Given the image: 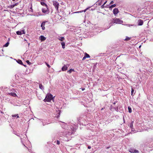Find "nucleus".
I'll list each match as a JSON object with an SVG mask.
<instances>
[{"instance_id":"obj_1","label":"nucleus","mask_w":153,"mask_h":153,"mask_svg":"<svg viewBox=\"0 0 153 153\" xmlns=\"http://www.w3.org/2000/svg\"><path fill=\"white\" fill-rule=\"evenodd\" d=\"M63 125H64V126H64L63 125H62V127L63 128H65V127L66 128V126H67V125L66 124H65L64 123L63 124ZM68 127L67 128H66L65 129V130L62 131L63 132H61V133H62L64 134H65V135H70L72 133V132H71V130H69V131H68Z\"/></svg>"},{"instance_id":"obj_2","label":"nucleus","mask_w":153,"mask_h":153,"mask_svg":"<svg viewBox=\"0 0 153 153\" xmlns=\"http://www.w3.org/2000/svg\"><path fill=\"white\" fill-rule=\"evenodd\" d=\"M52 99V95L51 94H48L47 95L44 100L45 102H50Z\"/></svg>"},{"instance_id":"obj_3","label":"nucleus","mask_w":153,"mask_h":153,"mask_svg":"<svg viewBox=\"0 0 153 153\" xmlns=\"http://www.w3.org/2000/svg\"><path fill=\"white\" fill-rule=\"evenodd\" d=\"M113 23H115L117 24H121L123 22L122 20H121L119 19L118 18H116L115 19H113Z\"/></svg>"},{"instance_id":"obj_4","label":"nucleus","mask_w":153,"mask_h":153,"mask_svg":"<svg viewBox=\"0 0 153 153\" xmlns=\"http://www.w3.org/2000/svg\"><path fill=\"white\" fill-rule=\"evenodd\" d=\"M53 5L55 6V8L57 10H58V6L59 3L56 1H53Z\"/></svg>"},{"instance_id":"obj_5","label":"nucleus","mask_w":153,"mask_h":153,"mask_svg":"<svg viewBox=\"0 0 153 153\" xmlns=\"http://www.w3.org/2000/svg\"><path fill=\"white\" fill-rule=\"evenodd\" d=\"M129 151L131 153H138L139 151L138 150L134 149H130L129 150Z\"/></svg>"},{"instance_id":"obj_6","label":"nucleus","mask_w":153,"mask_h":153,"mask_svg":"<svg viewBox=\"0 0 153 153\" xmlns=\"http://www.w3.org/2000/svg\"><path fill=\"white\" fill-rule=\"evenodd\" d=\"M16 34L18 35H21L25 33L24 30H22L20 31H17L16 32Z\"/></svg>"},{"instance_id":"obj_7","label":"nucleus","mask_w":153,"mask_h":153,"mask_svg":"<svg viewBox=\"0 0 153 153\" xmlns=\"http://www.w3.org/2000/svg\"><path fill=\"white\" fill-rule=\"evenodd\" d=\"M119 12V11L117 8H114L113 10V14L115 15H116Z\"/></svg>"},{"instance_id":"obj_8","label":"nucleus","mask_w":153,"mask_h":153,"mask_svg":"<svg viewBox=\"0 0 153 153\" xmlns=\"http://www.w3.org/2000/svg\"><path fill=\"white\" fill-rule=\"evenodd\" d=\"M42 12L44 13H46L48 11V10L47 7H45L42 8Z\"/></svg>"},{"instance_id":"obj_9","label":"nucleus","mask_w":153,"mask_h":153,"mask_svg":"<svg viewBox=\"0 0 153 153\" xmlns=\"http://www.w3.org/2000/svg\"><path fill=\"white\" fill-rule=\"evenodd\" d=\"M39 39L42 41L45 40L46 39V38L43 36L41 35L39 36Z\"/></svg>"},{"instance_id":"obj_10","label":"nucleus","mask_w":153,"mask_h":153,"mask_svg":"<svg viewBox=\"0 0 153 153\" xmlns=\"http://www.w3.org/2000/svg\"><path fill=\"white\" fill-rule=\"evenodd\" d=\"M45 22H42V24L41 25V26L42 27V29L43 30H44L45 29V27L44 26L45 25Z\"/></svg>"},{"instance_id":"obj_11","label":"nucleus","mask_w":153,"mask_h":153,"mask_svg":"<svg viewBox=\"0 0 153 153\" xmlns=\"http://www.w3.org/2000/svg\"><path fill=\"white\" fill-rule=\"evenodd\" d=\"M143 24V20L140 19L138 21V25H142Z\"/></svg>"},{"instance_id":"obj_12","label":"nucleus","mask_w":153,"mask_h":153,"mask_svg":"<svg viewBox=\"0 0 153 153\" xmlns=\"http://www.w3.org/2000/svg\"><path fill=\"white\" fill-rule=\"evenodd\" d=\"M68 68V67L67 66L65 65L62 68V71H65Z\"/></svg>"},{"instance_id":"obj_13","label":"nucleus","mask_w":153,"mask_h":153,"mask_svg":"<svg viewBox=\"0 0 153 153\" xmlns=\"http://www.w3.org/2000/svg\"><path fill=\"white\" fill-rule=\"evenodd\" d=\"M58 39L59 40L62 41L64 40L65 38L64 37H63L59 36L58 38Z\"/></svg>"},{"instance_id":"obj_14","label":"nucleus","mask_w":153,"mask_h":153,"mask_svg":"<svg viewBox=\"0 0 153 153\" xmlns=\"http://www.w3.org/2000/svg\"><path fill=\"white\" fill-rule=\"evenodd\" d=\"M19 4L18 3H15L14 4H13L10 6V7L11 8H13L15 6H17Z\"/></svg>"},{"instance_id":"obj_15","label":"nucleus","mask_w":153,"mask_h":153,"mask_svg":"<svg viewBox=\"0 0 153 153\" xmlns=\"http://www.w3.org/2000/svg\"><path fill=\"white\" fill-rule=\"evenodd\" d=\"M16 62H17V63H18L19 64H20L21 65L23 64L21 60L18 59V60H16Z\"/></svg>"},{"instance_id":"obj_16","label":"nucleus","mask_w":153,"mask_h":153,"mask_svg":"<svg viewBox=\"0 0 153 153\" xmlns=\"http://www.w3.org/2000/svg\"><path fill=\"white\" fill-rule=\"evenodd\" d=\"M39 88L40 89L42 90L44 89L43 86L41 84H40L39 85Z\"/></svg>"},{"instance_id":"obj_17","label":"nucleus","mask_w":153,"mask_h":153,"mask_svg":"<svg viewBox=\"0 0 153 153\" xmlns=\"http://www.w3.org/2000/svg\"><path fill=\"white\" fill-rule=\"evenodd\" d=\"M10 94L13 96V97H16V93H10Z\"/></svg>"},{"instance_id":"obj_18","label":"nucleus","mask_w":153,"mask_h":153,"mask_svg":"<svg viewBox=\"0 0 153 153\" xmlns=\"http://www.w3.org/2000/svg\"><path fill=\"white\" fill-rule=\"evenodd\" d=\"M41 4L43 6H45V7H47V5L43 2H41Z\"/></svg>"},{"instance_id":"obj_19","label":"nucleus","mask_w":153,"mask_h":153,"mask_svg":"<svg viewBox=\"0 0 153 153\" xmlns=\"http://www.w3.org/2000/svg\"><path fill=\"white\" fill-rule=\"evenodd\" d=\"M62 48H65V43L64 42H62L61 43Z\"/></svg>"},{"instance_id":"obj_20","label":"nucleus","mask_w":153,"mask_h":153,"mask_svg":"<svg viewBox=\"0 0 153 153\" xmlns=\"http://www.w3.org/2000/svg\"><path fill=\"white\" fill-rule=\"evenodd\" d=\"M85 56L86 58H90V56L89 54L85 53Z\"/></svg>"},{"instance_id":"obj_21","label":"nucleus","mask_w":153,"mask_h":153,"mask_svg":"<svg viewBox=\"0 0 153 153\" xmlns=\"http://www.w3.org/2000/svg\"><path fill=\"white\" fill-rule=\"evenodd\" d=\"M128 112L130 113H131L132 112V110L131 109L130 106H128Z\"/></svg>"},{"instance_id":"obj_22","label":"nucleus","mask_w":153,"mask_h":153,"mask_svg":"<svg viewBox=\"0 0 153 153\" xmlns=\"http://www.w3.org/2000/svg\"><path fill=\"white\" fill-rule=\"evenodd\" d=\"M116 6V4H114L113 5H111L109 7V8L110 9H111L112 8L114 7H115Z\"/></svg>"},{"instance_id":"obj_23","label":"nucleus","mask_w":153,"mask_h":153,"mask_svg":"<svg viewBox=\"0 0 153 153\" xmlns=\"http://www.w3.org/2000/svg\"><path fill=\"white\" fill-rule=\"evenodd\" d=\"M12 117H16L17 118H18L19 117V116H18V114H15V115H12Z\"/></svg>"},{"instance_id":"obj_24","label":"nucleus","mask_w":153,"mask_h":153,"mask_svg":"<svg viewBox=\"0 0 153 153\" xmlns=\"http://www.w3.org/2000/svg\"><path fill=\"white\" fill-rule=\"evenodd\" d=\"M9 44V42H8L4 45V47H7L8 46Z\"/></svg>"},{"instance_id":"obj_25","label":"nucleus","mask_w":153,"mask_h":153,"mask_svg":"<svg viewBox=\"0 0 153 153\" xmlns=\"http://www.w3.org/2000/svg\"><path fill=\"white\" fill-rule=\"evenodd\" d=\"M134 123V121H132L131 122V124H130V127L131 128H132L133 127V123Z\"/></svg>"},{"instance_id":"obj_26","label":"nucleus","mask_w":153,"mask_h":153,"mask_svg":"<svg viewBox=\"0 0 153 153\" xmlns=\"http://www.w3.org/2000/svg\"><path fill=\"white\" fill-rule=\"evenodd\" d=\"M130 38H129L128 37L126 36V38L125 39V40H126V41H128V40H130Z\"/></svg>"},{"instance_id":"obj_27","label":"nucleus","mask_w":153,"mask_h":153,"mask_svg":"<svg viewBox=\"0 0 153 153\" xmlns=\"http://www.w3.org/2000/svg\"><path fill=\"white\" fill-rule=\"evenodd\" d=\"M83 12V10H82V11H76V12H74V13H82V12Z\"/></svg>"},{"instance_id":"obj_28","label":"nucleus","mask_w":153,"mask_h":153,"mask_svg":"<svg viewBox=\"0 0 153 153\" xmlns=\"http://www.w3.org/2000/svg\"><path fill=\"white\" fill-rule=\"evenodd\" d=\"M58 115H57L56 116V117L57 118H58L59 117L60 113V111L59 110H58Z\"/></svg>"},{"instance_id":"obj_29","label":"nucleus","mask_w":153,"mask_h":153,"mask_svg":"<svg viewBox=\"0 0 153 153\" xmlns=\"http://www.w3.org/2000/svg\"><path fill=\"white\" fill-rule=\"evenodd\" d=\"M26 62L29 65H30L31 64V63L28 60H27L26 61Z\"/></svg>"},{"instance_id":"obj_30","label":"nucleus","mask_w":153,"mask_h":153,"mask_svg":"<svg viewBox=\"0 0 153 153\" xmlns=\"http://www.w3.org/2000/svg\"><path fill=\"white\" fill-rule=\"evenodd\" d=\"M74 71V70L72 69H71L69 71H68V73H70L72 72V71Z\"/></svg>"},{"instance_id":"obj_31","label":"nucleus","mask_w":153,"mask_h":153,"mask_svg":"<svg viewBox=\"0 0 153 153\" xmlns=\"http://www.w3.org/2000/svg\"><path fill=\"white\" fill-rule=\"evenodd\" d=\"M45 63L46 65L48 67V68H50L51 67V66L50 65H49L47 63L45 62Z\"/></svg>"},{"instance_id":"obj_32","label":"nucleus","mask_w":153,"mask_h":153,"mask_svg":"<svg viewBox=\"0 0 153 153\" xmlns=\"http://www.w3.org/2000/svg\"><path fill=\"white\" fill-rule=\"evenodd\" d=\"M56 143L58 145H59L60 144V142L59 140H57L56 142Z\"/></svg>"},{"instance_id":"obj_33","label":"nucleus","mask_w":153,"mask_h":153,"mask_svg":"<svg viewBox=\"0 0 153 153\" xmlns=\"http://www.w3.org/2000/svg\"><path fill=\"white\" fill-rule=\"evenodd\" d=\"M134 91V90L132 89L131 91V95L132 96L133 95V93Z\"/></svg>"},{"instance_id":"obj_34","label":"nucleus","mask_w":153,"mask_h":153,"mask_svg":"<svg viewBox=\"0 0 153 153\" xmlns=\"http://www.w3.org/2000/svg\"><path fill=\"white\" fill-rule=\"evenodd\" d=\"M86 58L85 56H84V57L83 58L82 60H84L85 59H86Z\"/></svg>"},{"instance_id":"obj_35","label":"nucleus","mask_w":153,"mask_h":153,"mask_svg":"<svg viewBox=\"0 0 153 153\" xmlns=\"http://www.w3.org/2000/svg\"><path fill=\"white\" fill-rule=\"evenodd\" d=\"M104 5H104V4H103L101 6V8H104Z\"/></svg>"},{"instance_id":"obj_36","label":"nucleus","mask_w":153,"mask_h":153,"mask_svg":"<svg viewBox=\"0 0 153 153\" xmlns=\"http://www.w3.org/2000/svg\"><path fill=\"white\" fill-rule=\"evenodd\" d=\"M114 3V1H111L110 3V4H113V3Z\"/></svg>"},{"instance_id":"obj_37","label":"nucleus","mask_w":153,"mask_h":153,"mask_svg":"<svg viewBox=\"0 0 153 153\" xmlns=\"http://www.w3.org/2000/svg\"><path fill=\"white\" fill-rule=\"evenodd\" d=\"M91 147L90 146H88V149H90L91 148Z\"/></svg>"},{"instance_id":"obj_38","label":"nucleus","mask_w":153,"mask_h":153,"mask_svg":"<svg viewBox=\"0 0 153 153\" xmlns=\"http://www.w3.org/2000/svg\"><path fill=\"white\" fill-rule=\"evenodd\" d=\"M107 1H106L103 4H104V5L105 4H106V3Z\"/></svg>"},{"instance_id":"obj_39","label":"nucleus","mask_w":153,"mask_h":153,"mask_svg":"<svg viewBox=\"0 0 153 153\" xmlns=\"http://www.w3.org/2000/svg\"><path fill=\"white\" fill-rule=\"evenodd\" d=\"M128 26L130 27V26H134V25H128Z\"/></svg>"},{"instance_id":"obj_40","label":"nucleus","mask_w":153,"mask_h":153,"mask_svg":"<svg viewBox=\"0 0 153 153\" xmlns=\"http://www.w3.org/2000/svg\"><path fill=\"white\" fill-rule=\"evenodd\" d=\"M85 88H82V91H84V90H85Z\"/></svg>"},{"instance_id":"obj_41","label":"nucleus","mask_w":153,"mask_h":153,"mask_svg":"<svg viewBox=\"0 0 153 153\" xmlns=\"http://www.w3.org/2000/svg\"><path fill=\"white\" fill-rule=\"evenodd\" d=\"M86 9H85V10H83V12H85L86 11Z\"/></svg>"},{"instance_id":"obj_42","label":"nucleus","mask_w":153,"mask_h":153,"mask_svg":"<svg viewBox=\"0 0 153 153\" xmlns=\"http://www.w3.org/2000/svg\"><path fill=\"white\" fill-rule=\"evenodd\" d=\"M60 135L61 137H62V134H60Z\"/></svg>"},{"instance_id":"obj_43","label":"nucleus","mask_w":153,"mask_h":153,"mask_svg":"<svg viewBox=\"0 0 153 153\" xmlns=\"http://www.w3.org/2000/svg\"><path fill=\"white\" fill-rule=\"evenodd\" d=\"M103 108H102L101 109V110H102L103 109Z\"/></svg>"},{"instance_id":"obj_44","label":"nucleus","mask_w":153,"mask_h":153,"mask_svg":"<svg viewBox=\"0 0 153 153\" xmlns=\"http://www.w3.org/2000/svg\"><path fill=\"white\" fill-rule=\"evenodd\" d=\"M141 46V45H140V46H139V48Z\"/></svg>"},{"instance_id":"obj_45","label":"nucleus","mask_w":153,"mask_h":153,"mask_svg":"<svg viewBox=\"0 0 153 153\" xmlns=\"http://www.w3.org/2000/svg\"><path fill=\"white\" fill-rule=\"evenodd\" d=\"M13 1H15V0H12Z\"/></svg>"},{"instance_id":"obj_46","label":"nucleus","mask_w":153,"mask_h":153,"mask_svg":"<svg viewBox=\"0 0 153 153\" xmlns=\"http://www.w3.org/2000/svg\"><path fill=\"white\" fill-rule=\"evenodd\" d=\"M32 10V7H31V8H30Z\"/></svg>"}]
</instances>
